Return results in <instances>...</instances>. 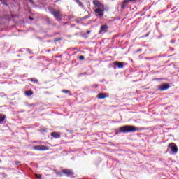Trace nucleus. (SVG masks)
<instances>
[{
	"label": "nucleus",
	"mask_w": 179,
	"mask_h": 179,
	"mask_svg": "<svg viewBox=\"0 0 179 179\" xmlns=\"http://www.w3.org/2000/svg\"><path fill=\"white\" fill-rule=\"evenodd\" d=\"M93 3L95 8V13L98 17H103L104 16V10H106V7L104 4L100 3L99 1H93Z\"/></svg>",
	"instance_id": "f257e3e1"
},
{
	"label": "nucleus",
	"mask_w": 179,
	"mask_h": 179,
	"mask_svg": "<svg viewBox=\"0 0 179 179\" xmlns=\"http://www.w3.org/2000/svg\"><path fill=\"white\" fill-rule=\"evenodd\" d=\"M48 10L51 15H53L56 20L58 22H61V20H62V13L61 11L55 10V8H52V6H48Z\"/></svg>",
	"instance_id": "f03ea898"
},
{
	"label": "nucleus",
	"mask_w": 179,
	"mask_h": 179,
	"mask_svg": "<svg viewBox=\"0 0 179 179\" xmlns=\"http://www.w3.org/2000/svg\"><path fill=\"white\" fill-rule=\"evenodd\" d=\"M138 129L135 126L125 125L119 128V132L120 134H128V132H136Z\"/></svg>",
	"instance_id": "7ed1b4c3"
},
{
	"label": "nucleus",
	"mask_w": 179,
	"mask_h": 179,
	"mask_svg": "<svg viewBox=\"0 0 179 179\" xmlns=\"http://www.w3.org/2000/svg\"><path fill=\"white\" fill-rule=\"evenodd\" d=\"M62 174H64L66 177H72V176L75 175L73 169H64L62 170Z\"/></svg>",
	"instance_id": "20e7f679"
},
{
	"label": "nucleus",
	"mask_w": 179,
	"mask_h": 179,
	"mask_svg": "<svg viewBox=\"0 0 179 179\" xmlns=\"http://www.w3.org/2000/svg\"><path fill=\"white\" fill-rule=\"evenodd\" d=\"M167 89H170V85L169 83H164L158 86L157 90L164 92V90H167Z\"/></svg>",
	"instance_id": "39448f33"
},
{
	"label": "nucleus",
	"mask_w": 179,
	"mask_h": 179,
	"mask_svg": "<svg viewBox=\"0 0 179 179\" xmlns=\"http://www.w3.org/2000/svg\"><path fill=\"white\" fill-rule=\"evenodd\" d=\"M108 31V25L107 24H102L101 25L99 34H103L104 33H107Z\"/></svg>",
	"instance_id": "423d86ee"
},
{
	"label": "nucleus",
	"mask_w": 179,
	"mask_h": 179,
	"mask_svg": "<svg viewBox=\"0 0 179 179\" xmlns=\"http://www.w3.org/2000/svg\"><path fill=\"white\" fill-rule=\"evenodd\" d=\"M34 150H48L50 147L45 145H35L33 147Z\"/></svg>",
	"instance_id": "0eeeda50"
},
{
	"label": "nucleus",
	"mask_w": 179,
	"mask_h": 179,
	"mask_svg": "<svg viewBox=\"0 0 179 179\" xmlns=\"http://www.w3.org/2000/svg\"><path fill=\"white\" fill-rule=\"evenodd\" d=\"M168 148H169L173 153H177L178 152V148L174 143H169Z\"/></svg>",
	"instance_id": "6e6552de"
},
{
	"label": "nucleus",
	"mask_w": 179,
	"mask_h": 179,
	"mask_svg": "<svg viewBox=\"0 0 179 179\" xmlns=\"http://www.w3.org/2000/svg\"><path fill=\"white\" fill-rule=\"evenodd\" d=\"M113 68L114 69H117V68L121 69L124 68V62H115L113 63Z\"/></svg>",
	"instance_id": "1a4fd4ad"
},
{
	"label": "nucleus",
	"mask_w": 179,
	"mask_h": 179,
	"mask_svg": "<svg viewBox=\"0 0 179 179\" xmlns=\"http://www.w3.org/2000/svg\"><path fill=\"white\" fill-rule=\"evenodd\" d=\"M129 1H124L121 4L122 9H128L129 8Z\"/></svg>",
	"instance_id": "9d476101"
},
{
	"label": "nucleus",
	"mask_w": 179,
	"mask_h": 179,
	"mask_svg": "<svg viewBox=\"0 0 179 179\" xmlns=\"http://www.w3.org/2000/svg\"><path fill=\"white\" fill-rule=\"evenodd\" d=\"M106 97H109L108 94L101 92L97 95V99H106Z\"/></svg>",
	"instance_id": "9b49d317"
},
{
	"label": "nucleus",
	"mask_w": 179,
	"mask_h": 179,
	"mask_svg": "<svg viewBox=\"0 0 179 179\" xmlns=\"http://www.w3.org/2000/svg\"><path fill=\"white\" fill-rule=\"evenodd\" d=\"M9 65L6 62H0V69H6Z\"/></svg>",
	"instance_id": "f8f14e48"
},
{
	"label": "nucleus",
	"mask_w": 179,
	"mask_h": 179,
	"mask_svg": "<svg viewBox=\"0 0 179 179\" xmlns=\"http://www.w3.org/2000/svg\"><path fill=\"white\" fill-rule=\"evenodd\" d=\"M39 132H41V134H42L43 135H45V134H47V132H48V129L45 128V127H41L38 129Z\"/></svg>",
	"instance_id": "ddd939ff"
},
{
	"label": "nucleus",
	"mask_w": 179,
	"mask_h": 179,
	"mask_svg": "<svg viewBox=\"0 0 179 179\" xmlns=\"http://www.w3.org/2000/svg\"><path fill=\"white\" fill-rule=\"evenodd\" d=\"M51 136H52L53 138H55V139H58V138H61V134L58 133V132H52L50 134Z\"/></svg>",
	"instance_id": "4468645a"
},
{
	"label": "nucleus",
	"mask_w": 179,
	"mask_h": 179,
	"mask_svg": "<svg viewBox=\"0 0 179 179\" xmlns=\"http://www.w3.org/2000/svg\"><path fill=\"white\" fill-rule=\"evenodd\" d=\"M29 80L33 82L34 83H35V85H39L38 80H37V78H31L29 79Z\"/></svg>",
	"instance_id": "2eb2a0df"
},
{
	"label": "nucleus",
	"mask_w": 179,
	"mask_h": 179,
	"mask_svg": "<svg viewBox=\"0 0 179 179\" xmlns=\"http://www.w3.org/2000/svg\"><path fill=\"white\" fill-rule=\"evenodd\" d=\"M5 118H6V116L3 114H0V124H2L5 121Z\"/></svg>",
	"instance_id": "dca6fc26"
},
{
	"label": "nucleus",
	"mask_w": 179,
	"mask_h": 179,
	"mask_svg": "<svg viewBox=\"0 0 179 179\" xmlns=\"http://www.w3.org/2000/svg\"><path fill=\"white\" fill-rule=\"evenodd\" d=\"M24 93L27 96H32L34 92L31 90H27Z\"/></svg>",
	"instance_id": "f3484780"
},
{
	"label": "nucleus",
	"mask_w": 179,
	"mask_h": 179,
	"mask_svg": "<svg viewBox=\"0 0 179 179\" xmlns=\"http://www.w3.org/2000/svg\"><path fill=\"white\" fill-rule=\"evenodd\" d=\"M76 2H77V3H78V5L80 8H82V9H83V8H85V6L83 5V3L80 1H77Z\"/></svg>",
	"instance_id": "a211bd4d"
},
{
	"label": "nucleus",
	"mask_w": 179,
	"mask_h": 179,
	"mask_svg": "<svg viewBox=\"0 0 179 179\" xmlns=\"http://www.w3.org/2000/svg\"><path fill=\"white\" fill-rule=\"evenodd\" d=\"M89 17H90V14H88L87 15H85V17L79 19L80 20H85V19H89Z\"/></svg>",
	"instance_id": "6ab92c4d"
},
{
	"label": "nucleus",
	"mask_w": 179,
	"mask_h": 179,
	"mask_svg": "<svg viewBox=\"0 0 179 179\" xmlns=\"http://www.w3.org/2000/svg\"><path fill=\"white\" fill-rule=\"evenodd\" d=\"M14 163L17 166V167H20L22 162L20 161H15Z\"/></svg>",
	"instance_id": "aec40b11"
},
{
	"label": "nucleus",
	"mask_w": 179,
	"mask_h": 179,
	"mask_svg": "<svg viewBox=\"0 0 179 179\" xmlns=\"http://www.w3.org/2000/svg\"><path fill=\"white\" fill-rule=\"evenodd\" d=\"M78 59H79L80 61H83V59H85V56L80 55V56H79Z\"/></svg>",
	"instance_id": "412c9836"
},
{
	"label": "nucleus",
	"mask_w": 179,
	"mask_h": 179,
	"mask_svg": "<svg viewBox=\"0 0 179 179\" xmlns=\"http://www.w3.org/2000/svg\"><path fill=\"white\" fill-rule=\"evenodd\" d=\"M62 93H71V91H69V90H62Z\"/></svg>",
	"instance_id": "4be33fe9"
},
{
	"label": "nucleus",
	"mask_w": 179,
	"mask_h": 179,
	"mask_svg": "<svg viewBox=\"0 0 179 179\" xmlns=\"http://www.w3.org/2000/svg\"><path fill=\"white\" fill-rule=\"evenodd\" d=\"M1 3H3V5H8L6 1H1Z\"/></svg>",
	"instance_id": "5701e85b"
},
{
	"label": "nucleus",
	"mask_w": 179,
	"mask_h": 179,
	"mask_svg": "<svg viewBox=\"0 0 179 179\" xmlns=\"http://www.w3.org/2000/svg\"><path fill=\"white\" fill-rule=\"evenodd\" d=\"M148 9H150V6H146L144 8L143 10H148Z\"/></svg>",
	"instance_id": "b1692460"
},
{
	"label": "nucleus",
	"mask_w": 179,
	"mask_h": 179,
	"mask_svg": "<svg viewBox=\"0 0 179 179\" xmlns=\"http://www.w3.org/2000/svg\"><path fill=\"white\" fill-rule=\"evenodd\" d=\"M92 87H95V88L99 87V84L92 85Z\"/></svg>",
	"instance_id": "393cba45"
},
{
	"label": "nucleus",
	"mask_w": 179,
	"mask_h": 179,
	"mask_svg": "<svg viewBox=\"0 0 179 179\" xmlns=\"http://www.w3.org/2000/svg\"><path fill=\"white\" fill-rule=\"evenodd\" d=\"M174 9H175L176 10H177V9H178V6H174V7H173L172 10H174Z\"/></svg>",
	"instance_id": "a878e982"
},
{
	"label": "nucleus",
	"mask_w": 179,
	"mask_h": 179,
	"mask_svg": "<svg viewBox=\"0 0 179 179\" xmlns=\"http://www.w3.org/2000/svg\"><path fill=\"white\" fill-rule=\"evenodd\" d=\"M36 178H41V176L38 174H36Z\"/></svg>",
	"instance_id": "bb28decb"
},
{
	"label": "nucleus",
	"mask_w": 179,
	"mask_h": 179,
	"mask_svg": "<svg viewBox=\"0 0 179 179\" xmlns=\"http://www.w3.org/2000/svg\"><path fill=\"white\" fill-rule=\"evenodd\" d=\"M149 34H150V32H148V33L145 35V37H148V36H149Z\"/></svg>",
	"instance_id": "cd10ccee"
},
{
	"label": "nucleus",
	"mask_w": 179,
	"mask_h": 179,
	"mask_svg": "<svg viewBox=\"0 0 179 179\" xmlns=\"http://www.w3.org/2000/svg\"><path fill=\"white\" fill-rule=\"evenodd\" d=\"M29 20H34V18H33V17H31V16L29 17Z\"/></svg>",
	"instance_id": "c85d7f7f"
},
{
	"label": "nucleus",
	"mask_w": 179,
	"mask_h": 179,
	"mask_svg": "<svg viewBox=\"0 0 179 179\" xmlns=\"http://www.w3.org/2000/svg\"><path fill=\"white\" fill-rule=\"evenodd\" d=\"M141 51H142V49L141 48H139L136 50V52H141Z\"/></svg>",
	"instance_id": "c756f323"
},
{
	"label": "nucleus",
	"mask_w": 179,
	"mask_h": 179,
	"mask_svg": "<svg viewBox=\"0 0 179 179\" xmlns=\"http://www.w3.org/2000/svg\"><path fill=\"white\" fill-rule=\"evenodd\" d=\"M160 13H163V11H158V12L157 13V15H160Z\"/></svg>",
	"instance_id": "7c9ffc66"
},
{
	"label": "nucleus",
	"mask_w": 179,
	"mask_h": 179,
	"mask_svg": "<svg viewBox=\"0 0 179 179\" xmlns=\"http://www.w3.org/2000/svg\"><path fill=\"white\" fill-rule=\"evenodd\" d=\"M34 106H35L34 103H32L29 105V107H34Z\"/></svg>",
	"instance_id": "2f4dec72"
},
{
	"label": "nucleus",
	"mask_w": 179,
	"mask_h": 179,
	"mask_svg": "<svg viewBox=\"0 0 179 179\" xmlns=\"http://www.w3.org/2000/svg\"><path fill=\"white\" fill-rule=\"evenodd\" d=\"M90 33H92V31H87V34H90Z\"/></svg>",
	"instance_id": "473e14b6"
},
{
	"label": "nucleus",
	"mask_w": 179,
	"mask_h": 179,
	"mask_svg": "<svg viewBox=\"0 0 179 179\" xmlns=\"http://www.w3.org/2000/svg\"><path fill=\"white\" fill-rule=\"evenodd\" d=\"M171 51H174V48H170Z\"/></svg>",
	"instance_id": "72a5a7b5"
},
{
	"label": "nucleus",
	"mask_w": 179,
	"mask_h": 179,
	"mask_svg": "<svg viewBox=\"0 0 179 179\" xmlns=\"http://www.w3.org/2000/svg\"><path fill=\"white\" fill-rule=\"evenodd\" d=\"M145 59H152V57H145Z\"/></svg>",
	"instance_id": "f704fd0d"
},
{
	"label": "nucleus",
	"mask_w": 179,
	"mask_h": 179,
	"mask_svg": "<svg viewBox=\"0 0 179 179\" xmlns=\"http://www.w3.org/2000/svg\"><path fill=\"white\" fill-rule=\"evenodd\" d=\"M59 40H61V38L55 39V41H59Z\"/></svg>",
	"instance_id": "c9c22d12"
},
{
	"label": "nucleus",
	"mask_w": 179,
	"mask_h": 179,
	"mask_svg": "<svg viewBox=\"0 0 179 179\" xmlns=\"http://www.w3.org/2000/svg\"><path fill=\"white\" fill-rule=\"evenodd\" d=\"M29 2H31V3H34V1H30Z\"/></svg>",
	"instance_id": "e433bc0d"
},
{
	"label": "nucleus",
	"mask_w": 179,
	"mask_h": 179,
	"mask_svg": "<svg viewBox=\"0 0 179 179\" xmlns=\"http://www.w3.org/2000/svg\"><path fill=\"white\" fill-rule=\"evenodd\" d=\"M171 43H175V41H171Z\"/></svg>",
	"instance_id": "4c0bfd02"
},
{
	"label": "nucleus",
	"mask_w": 179,
	"mask_h": 179,
	"mask_svg": "<svg viewBox=\"0 0 179 179\" xmlns=\"http://www.w3.org/2000/svg\"><path fill=\"white\" fill-rule=\"evenodd\" d=\"M48 20V22H50V18H48V20Z\"/></svg>",
	"instance_id": "58836bf2"
},
{
	"label": "nucleus",
	"mask_w": 179,
	"mask_h": 179,
	"mask_svg": "<svg viewBox=\"0 0 179 179\" xmlns=\"http://www.w3.org/2000/svg\"><path fill=\"white\" fill-rule=\"evenodd\" d=\"M124 1H135V0H124Z\"/></svg>",
	"instance_id": "ea45409f"
},
{
	"label": "nucleus",
	"mask_w": 179,
	"mask_h": 179,
	"mask_svg": "<svg viewBox=\"0 0 179 179\" xmlns=\"http://www.w3.org/2000/svg\"><path fill=\"white\" fill-rule=\"evenodd\" d=\"M30 58H33V57L31 56Z\"/></svg>",
	"instance_id": "a19ab883"
},
{
	"label": "nucleus",
	"mask_w": 179,
	"mask_h": 179,
	"mask_svg": "<svg viewBox=\"0 0 179 179\" xmlns=\"http://www.w3.org/2000/svg\"><path fill=\"white\" fill-rule=\"evenodd\" d=\"M29 1H33V0H29Z\"/></svg>",
	"instance_id": "79ce46f5"
}]
</instances>
